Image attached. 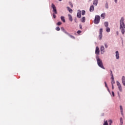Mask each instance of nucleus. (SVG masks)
<instances>
[{
    "label": "nucleus",
    "mask_w": 125,
    "mask_h": 125,
    "mask_svg": "<svg viewBox=\"0 0 125 125\" xmlns=\"http://www.w3.org/2000/svg\"><path fill=\"white\" fill-rule=\"evenodd\" d=\"M120 29L121 31L122 35H125V22H124V18H121L120 21Z\"/></svg>",
    "instance_id": "1"
},
{
    "label": "nucleus",
    "mask_w": 125,
    "mask_h": 125,
    "mask_svg": "<svg viewBox=\"0 0 125 125\" xmlns=\"http://www.w3.org/2000/svg\"><path fill=\"white\" fill-rule=\"evenodd\" d=\"M97 62L98 66H99L100 68L105 69V67L103 66V62H102V61L98 57H97Z\"/></svg>",
    "instance_id": "2"
},
{
    "label": "nucleus",
    "mask_w": 125,
    "mask_h": 125,
    "mask_svg": "<svg viewBox=\"0 0 125 125\" xmlns=\"http://www.w3.org/2000/svg\"><path fill=\"white\" fill-rule=\"evenodd\" d=\"M99 22H100V16L96 15L94 20V24H99Z\"/></svg>",
    "instance_id": "3"
},
{
    "label": "nucleus",
    "mask_w": 125,
    "mask_h": 125,
    "mask_svg": "<svg viewBox=\"0 0 125 125\" xmlns=\"http://www.w3.org/2000/svg\"><path fill=\"white\" fill-rule=\"evenodd\" d=\"M51 6L53 8V11L54 13H55V14H57V10H56V7H55V5L52 3Z\"/></svg>",
    "instance_id": "4"
},
{
    "label": "nucleus",
    "mask_w": 125,
    "mask_h": 125,
    "mask_svg": "<svg viewBox=\"0 0 125 125\" xmlns=\"http://www.w3.org/2000/svg\"><path fill=\"white\" fill-rule=\"evenodd\" d=\"M110 72H111V76H112L111 84H114V83H115V79H114V76H113V73L112 72V70H110Z\"/></svg>",
    "instance_id": "5"
},
{
    "label": "nucleus",
    "mask_w": 125,
    "mask_h": 125,
    "mask_svg": "<svg viewBox=\"0 0 125 125\" xmlns=\"http://www.w3.org/2000/svg\"><path fill=\"white\" fill-rule=\"evenodd\" d=\"M117 84L118 85V87L120 91H121V92L123 91V89H122V85H121V83H120V82L117 81Z\"/></svg>",
    "instance_id": "6"
},
{
    "label": "nucleus",
    "mask_w": 125,
    "mask_h": 125,
    "mask_svg": "<svg viewBox=\"0 0 125 125\" xmlns=\"http://www.w3.org/2000/svg\"><path fill=\"white\" fill-rule=\"evenodd\" d=\"M77 17L78 18H81V17H82V11H81L80 10H78Z\"/></svg>",
    "instance_id": "7"
},
{
    "label": "nucleus",
    "mask_w": 125,
    "mask_h": 125,
    "mask_svg": "<svg viewBox=\"0 0 125 125\" xmlns=\"http://www.w3.org/2000/svg\"><path fill=\"white\" fill-rule=\"evenodd\" d=\"M103 32V29L101 28L100 29V35L99 36V38H100V40H101V39H102V33Z\"/></svg>",
    "instance_id": "8"
},
{
    "label": "nucleus",
    "mask_w": 125,
    "mask_h": 125,
    "mask_svg": "<svg viewBox=\"0 0 125 125\" xmlns=\"http://www.w3.org/2000/svg\"><path fill=\"white\" fill-rule=\"evenodd\" d=\"M99 52H100V51L99 50V47H96V50H95V54H97V55H99Z\"/></svg>",
    "instance_id": "9"
},
{
    "label": "nucleus",
    "mask_w": 125,
    "mask_h": 125,
    "mask_svg": "<svg viewBox=\"0 0 125 125\" xmlns=\"http://www.w3.org/2000/svg\"><path fill=\"white\" fill-rule=\"evenodd\" d=\"M122 83L124 86H125V77L123 76L122 78Z\"/></svg>",
    "instance_id": "10"
},
{
    "label": "nucleus",
    "mask_w": 125,
    "mask_h": 125,
    "mask_svg": "<svg viewBox=\"0 0 125 125\" xmlns=\"http://www.w3.org/2000/svg\"><path fill=\"white\" fill-rule=\"evenodd\" d=\"M94 10V6L93 5H91L90 7L89 11L90 12H92Z\"/></svg>",
    "instance_id": "11"
},
{
    "label": "nucleus",
    "mask_w": 125,
    "mask_h": 125,
    "mask_svg": "<svg viewBox=\"0 0 125 125\" xmlns=\"http://www.w3.org/2000/svg\"><path fill=\"white\" fill-rule=\"evenodd\" d=\"M61 30H62V31L63 32V33H64V34H66V35L68 34V32H67L66 30H65L64 27H61Z\"/></svg>",
    "instance_id": "12"
},
{
    "label": "nucleus",
    "mask_w": 125,
    "mask_h": 125,
    "mask_svg": "<svg viewBox=\"0 0 125 125\" xmlns=\"http://www.w3.org/2000/svg\"><path fill=\"white\" fill-rule=\"evenodd\" d=\"M116 59H119V58H120V56H119V51H118L116 52Z\"/></svg>",
    "instance_id": "13"
},
{
    "label": "nucleus",
    "mask_w": 125,
    "mask_h": 125,
    "mask_svg": "<svg viewBox=\"0 0 125 125\" xmlns=\"http://www.w3.org/2000/svg\"><path fill=\"white\" fill-rule=\"evenodd\" d=\"M61 19L62 21V22H63V23H65V22H66V21L65 20V17H64L61 16Z\"/></svg>",
    "instance_id": "14"
},
{
    "label": "nucleus",
    "mask_w": 125,
    "mask_h": 125,
    "mask_svg": "<svg viewBox=\"0 0 125 125\" xmlns=\"http://www.w3.org/2000/svg\"><path fill=\"white\" fill-rule=\"evenodd\" d=\"M97 3H98V0H94L93 4L94 5H97Z\"/></svg>",
    "instance_id": "15"
},
{
    "label": "nucleus",
    "mask_w": 125,
    "mask_h": 125,
    "mask_svg": "<svg viewBox=\"0 0 125 125\" xmlns=\"http://www.w3.org/2000/svg\"><path fill=\"white\" fill-rule=\"evenodd\" d=\"M67 10L69 11V12H70V13H72L73 12V10H72L71 8L69 7H67Z\"/></svg>",
    "instance_id": "16"
},
{
    "label": "nucleus",
    "mask_w": 125,
    "mask_h": 125,
    "mask_svg": "<svg viewBox=\"0 0 125 125\" xmlns=\"http://www.w3.org/2000/svg\"><path fill=\"white\" fill-rule=\"evenodd\" d=\"M68 17H69V20H70V21H71V22H72V21H73V18H72V16L70 14H68Z\"/></svg>",
    "instance_id": "17"
},
{
    "label": "nucleus",
    "mask_w": 125,
    "mask_h": 125,
    "mask_svg": "<svg viewBox=\"0 0 125 125\" xmlns=\"http://www.w3.org/2000/svg\"><path fill=\"white\" fill-rule=\"evenodd\" d=\"M81 22H82L83 23H84V22H85V17H83L81 19Z\"/></svg>",
    "instance_id": "18"
},
{
    "label": "nucleus",
    "mask_w": 125,
    "mask_h": 125,
    "mask_svg": "<svg viewBox=\"0 0 125 125\" xmlns=\"http://www.w3.org/2000/svg\"><path fill=\"white\" fill-rule=\"evenodd\" d=\"M67 35L69 36V37H70L71 39H73V40H75V37H74L73 36H72L71 35L69 34V33H68V34Z\"/></svg>",
    "instance_id": "19"
},
{
    "label": "nucleus",
    "mask_w": 125,
    "mask_h": 125,
    "mask_svg": "<svg viewBox=\"0 0 125 125\" xmlns=\"http://www.w3.org/2000/svg\"><path fill=\"white\" fill-rule=\"evenodd\" d=\"M104 26L107 28L108 27V25H109V23H108V22H105L104 23Z\"/></svg>",
    "instance_id": "20"
},
{
    "label": "nucleus",
    "mask_w": 125,
    "mask_h": 125,
    "mask_svg": "<svg viewBox=\"0 0 125 125\" xmlns=\"http://www.w3.org/2000/svg\"><path fill=\"white\" fill-rule=\"evenodd\" d=\"M101 17L103 18V19H104V18H105V13L102 14Z\"/></svg>",
    "instance_id": "21"
},
{
    "label": "nucleus",
    "mask_w": 125,
    "mask_h": 125,
    "mask_svg": "<svg viewBox=\"0 0 125 125\" xmlns=\"http://www.w3.org/2000/svg\"><path fill=\"white\" fill-rule=\"evenodd\" d=\"M105 49V48L104 47V46H101V51H104V50Z\"/></svg>",
    "instance_id": "22"
},
{
    "label": "nucleus",
    "mask_w": 125,
    "mask_h": 125,
    "mask_svg": "<svg viewBox=\"0 0 125 125\" xmlns=\"http://www.w3.org/2000/svg\"><path fill=\"white\" fill-rule=\"evenodd\" d=\"M110 28L107 27L106 28V32H107V33H110Z\"/></svg>",
    "instance_id": "23"
},
{
    "label": "nucleus",
    "mask_w": 125,
    "mask_h": 125,
    "mask_svg": "<svg viewBox=\"0 0 125 125\" xmlns=\"http://www.w3.org/2000/svg\"><path fill=\"white\" fill-rule=\"evenodd\" d=\"M120 124L121 125H123V118H120Z\"/></svg>",
    "instance_id": "24"
},
{
    "label": "nucleus",
    "mask_w": 125,
    "mask_h": 125,
    "mask_svg": "<svg viewBox=\"0 0 125 125\" xmlns=\"http://www.w3.org/2000/svg\"><path fill=\"white\" fill-rule=\"evenodd\" d=\"M103 125H108V121H104Z\"/></svg>",
    "instance_id": "25"
},
{
    "label": "nucleus",
    "mask_w": 125,
    "mask_h": 125,
    "mask_svg": "<svg viewBox=\"0 0 125 125\" xmlns=\"http://www.w3.org/2000/svg\"><path fill=\"white\" fill-rule=\"evenodd\" d=\"M62 24V22H61V21H59L57 22V25L58 26H60V25H61Z\"/></svg>",
    "instance_id": "26"
},
{
    "label": "nucleus",
    "mask_w": 125,
    "mask_h": 125,
    "mask_svg": "<svg viewBox=\"0 0 125 125\" xmlns=\"http://www.w3.org/2000/svg\"><path fill=\"white\" fill-rule=\"evenodd\" d=\"M85 14V11L82 10V15H84Z\"/></svg>",
    "instance_id": "27"
},
{
    "label": "nucleus",
    "mask_w": 125,
    "mask_h": 125,
    "mask_svg": "<svg viewBox=\"0 0 125 125\" xmlns=\"http://www.w3.org/2000/svg\"><path fill=\"white\" fill-rule=\"evenodd\" d=\"M109 125H112V123H113V121L112 120H110L108 121Z\"/></svg>",
    "instance_id": "28"
},
{
    "label": "nucleus",
    "mask_w": 125,
    "mask_h": 125,
    "mask_svg": "<svg viewBox=\"0 0 125 125\" xmlns=\"http://www.w3.org/2000/svg\"><path fill=\"white\" fill-rule=\"evenodd\" d=\"M56 31H60V28L58 26L56 28Z\"/></svg>",
    "instance_id": "29"
},
{
    "label": "nucleus",
    "mask_w": 125,
    "mask_h": 125,
    "mask_svg": "<svg viewBox=\"0 0 125 125\" xmlns=\"http://www.w3.org/2000/svg\"><path fill=\"white\" fill-rule=\"evenodd\" d=\"M105 86L106 88H108V85H107V83L106 82H104Z\"/></svg>",
    "instance_id": "30"
},
{
    "label": "nucleus",
    "mask_w": 125,
    "mask_h": 125,
    "mask_svg": "<svg viewBox=\"0 0 125 125\" xmlns=\"http://www.w3.org/2000/svg\"><path fill=\"white\" fill-rule=\"evenodd\" d=\"M104 46H105V48H108V45H107V43H104Z\"/></svg>",
    "instance_id": "31"
},
{
    "label": "nucleus",
    "mask_w": 125,
    "mask_h": 125,
    "mask_svg": "<svg viewBox=\"0 0 125 125\" xmlns=\"http://www.w3.org/2000/svg\"><path fill=\"white\" fill-rule=\"evenodd\" d=\"M53 16L54 19L56 18V15H55V13H54L53 14Z\"/></svg>",
    "instance_id": "32"
},
{
    "label": "nucleus",
    "mask_w": 125,
    "mask_h": 125,
    "mask_svg": "<svg viewBox=\"0 0 125 125\" xmlns=\"http://www.w3.org/2000/svg\"><path fill=\"white\" fill-rule=\"evenodd\" d=\"M69 4L71 8H73V4L71 2H69Z\"/></svg>",
    "instance_id": "33"
},
{
    "label": "nucleus",
    "mask_w": 125,
    "mask_h": 125,
    "mask_svg": "<svg viewBox=\"0 0 125 125\" xmlns=\"http://www.w3.org/2000/svg\"><path fill=\"white\" fill-rule=\"evenodd\" d=\"M77 33V34H81V33H82V31L78 30Z\"/></svg>",
    "instance_id": "34"
},
{
    "label": "nucleus",
    "mask_w": 125,
    "mask_h": 125,
    "mask_svg": "<svg viewBox=\"0 0 125 125\" xmlns=\"http://www.w3.org/2000/svg\"><path fill=\"white\" fill-rule=\"evenodd\" d=\"M120 110H121V111H123V106H122V105H120Z\"/></svg>",
    "instance_id": "35"
},
{
    "label": "nucleus",
    "mask_w": 125,
    "mask_h": 125,
    "mask_svg": "<svg viewBox=\"0 0 125 125\" xmlns=\"http://www.w3.org/2000/svg\"><path fill=\"white\" fill-rule=\"evenodd\" d=\"M80 28L81 30L83 29V26H82V25H80Z\"/></svg>",
    "instance_id": "36"
},
{
    "label": "nucleus",
    "mask_w": 125,
    "mask_h": 125,
    "mask_svg": "<svg viewBox=\"0 0 125 125\" xmlns=\"http://www.w3.org/2000/svg\"><path fill=\"white\" fill-rule=\"evenodd\" d=\"M112 94L113 97L115 96V93H114V92H113V91L112 92Z\"/></svg>",
    "instance_id": "37"
},
{
    "label": "nucleus",
    "mask_w": 125,
    "mask_h": 125,
    "mask_svg": "<svg viewBox=\"0 0 125 125\" xmlns=\"http://www.w3.org/2000/svg\"><path fill=\"white\" fill-rule=\"evenodd\" d=\"M112 89H114V84H112Z\"/></svg>",
    "instance_id": "38"
},
{
    "label": "nucleus",
    "mask_w": 125,
    "mask_h": 125,
    "mask_svg": "<svg viewBox=\"0 0 125 125\" xmlns=\"http://www.w3.org/2000/svg\"><path fill=\"white\" fill-rule=\"evenodd\" d=\"M117 0H114V1H115V3H117Z\"/></svg>",
    "instance_id": "39"
},
{
    "label": "nucleus",
    "mask_w": 125,
    "mask_h": 125,
    "mask_svg": "<svg viewBox=\"0 0 125 125\" xmlns=\"http://www.w3.org/2000/svg\"><path fill=\"white\" fill-rule=\"evenodd\" d=\"M59 0V1H61V0Z\"/></svg>",
    "instance_id": "40"
},
{
    "label": "nucleus",
    "mask_w": 125,
    "mask_h": 125,
    "mask_svg": "<svg viewBox=\"0 0 125 125\" xmlns=\"http://www.w3.org/2000/svg\"><path fill=\"white\" fill-rule=\"evenodd\" d=\"M106 8H108V7H107V6H106Z\"/></svg>",
    "instance_id": "41"
},
{
    "label": "nucleus",
    "mask_w": 125,
    "mask_h": 125,
    "mask_svg": "<svg viewBox=\"0 0 125 125\" xmlns=\"http://www.w3.org/2000/svg\"><path fill=\"white\" fill-rule=\"evenodd\" d=\"M91 0H90V1Z\"/></svg>",
    "instance_id": "42"
}]
</instances>
